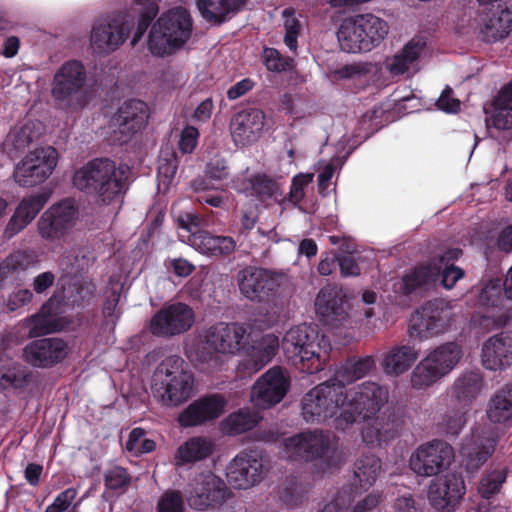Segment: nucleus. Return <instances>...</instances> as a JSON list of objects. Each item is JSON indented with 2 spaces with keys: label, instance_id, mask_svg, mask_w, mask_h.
I'll return each mask as SVG.
<instances>
[{
  "label": "nucleus",
  "instance_id": "1",
  "mask_svg": "<svg viewBox=\"0 0 512 512\" xmlns=\"http://www.w3.org/2000/svg\"><path fill=\"white\" fill-rule=\"evenodd\" d=\"M390 393L386 385L364 381L350 389L345 388L344 410L337 418V426L345 429L357 422H363L361 435L370 445H381L392 440L404 424L403 417L396 409L379 414L389 402Z\"/></svg>",
  "mask_w": 512,
  "mask_h": 512
},
{
  "label": "nucleus",
  "instance_id": "2",
  "mask_svg": "<svg viewBox=\"0 0 512 512\" xmlns=\"http://www.w3.org/2000/svg\"><path fill=\"white\" fill-rule=\"evenodd\" d=\"M130 170L116 166L109 159H94L76 170L73 184L76 188L97 196L104 204L119 200L126 192Z\"/></svg>",
  "mask_w": 512,
  "mask_h": 512
},
{
  "label": "nucleus",
  "instance_id": "3",
  "mask_svg": "<svg viewBox=\"0 0 512 512\" xmlns=\"http://www.w3.org/2000/svg\"><path fill=\"white\" fill-rule=\"evenodd\" d=\"M282 347L288 359L306 373L323 369L328 358L330 345L317 327L301 324L290 328L284 335Z\"/></svg>",
  "mask_w": 512,
  "mask_h": 512
},
{
  "label": "nucleus",
  "instance_id": "4",
  "mask_svg": "<svg viewBox=\"0 0 512 512\" xmlns=\"http://www.w3.org/2000/svg\"><path fill=\"white\" fill-rule=\"evenodd\" d=\"M193 386V374L180 356L165 358L152 375V394L164 406L175 407L186 402L192 396Z\"/></svg>",
  "mask_w": 512,
  "mask_h": 512
},
{
  "label": "nucleus",
  "instance_id": "5",
  "mask_svg": "<svg viewBox=\"0 0 512 512\" xmlns=\"http://www.w3.org/2000/svg\"><path fill=\"white\" fill-rule=\"evenodd\" d=\"M283 452L291 460L318 461L324 471L337 468L344 462L335 437L319 429L306 430L285 438Z\"/></svg>",
  "mask_w": 512,
  "mask_h": 512
},
{
  "label": "nucleus",
  "instance_id": "6",
  "mask_svg": "<svg viewBox=\"0 0 512 512\" xmlns=\"http://www.w3.org/2000/svg\"><path fill=\"white\" fill-rule=\"evenodd\" d=\"M463 357V349L457 342H446L427 354L416 364L410 374V385L417 391H425L448 376Z\"/></svg>",
  "mask_w": 512,
  "mask_h": 512
},
{
  "label": "nucleus",
  "instance_id": "7",
  "mask_svg": "<svg viewBox=\"0 0 512 512\" xmlns=\"http://www.w3.org/2000/svg\"><path fill=\"white\" fill-rule=\"evenodd\" d=\"M192 20L188 11L178 7L167 11L153 24L148 39L152 54L163 56L182 47L190 38Z\"/></svg>",
  "mask_w": 512,
  "mask_h": 512
},
{
  "label": "nucleus",
  "instance_id": "8",
  "mask_svg": "<svg viewBox=\"0 0 512 512\" xmlns=\"http://www.w3.org/2000/svg\"><path fill=\"white\" fill-rule=\"evenodd\" d=\"M180 229L179 237L199 253L210 257H228L236 250V240L231 236L213 235L203 228L206 219L192 212H183L175 218Z\"/></svg>",
  "mask_w": 512,
  "mask_h": 512
},
{
  "label": "nucleus",
  "instance_id": "9",
  "mask_svg": "<svg viewBox=\"0 0 512 512\" xmlns=\"http://www.w3.org/2000/svg\"><path fill=\"white\" fill-rule=\"evenodd\" d=\"M246 328L238 323H218L205 332V340L197 351L198 360L212 366L219 364V355H235L243 346Z\"/></svg>",
  "mask_w": 512,
  "mask_h": 512
},
{
  "label": "nucleus",
  "instance_id": "10",
  "mask_svg": "<svg viewBox=\"0 0 512 512\" xmlns=\"http://www.w3.org/2000/svg\"><path fill=\"white\" fill-rule=\"evenodd\" d=\"M133 23V17L122 12L97 18L90 30V49L98 55L116 51L128 38Z\"/></svg>",
  "mask_w": 512,
  "mask_h": 512
},
{
  "label": "nucleus",
  "instance_id": "11",
  "mask_svg": "<svg viewBox=\"0 0 512 512\" xmlns=\"http://www.w3.org/2000/svg\"><path fill=\"white\" fill-rule=\"evenodd\" d=\"M345 387L332 380L308 391L302 401V416L306 422L319 423L344 410Z\"/></svg>",
  "mask_w": 512,
  "mask_h": 512
},
{
  "label": "nucleus",
  "instance_id": "12",
  "mask_svg": "<svg viewBox=\"0 0 512 512\" xmlns=\"http://www.w3.org/2000/svg\"><path fill=\"white\" fill-rule=\"evenodd\" d=\"M87 72L84 65L77 60H70L60 66L54 74L51 93L61 106L78 109L84 106V87Z\"/></svg>",
  "mask_w": 512,
  "mask_h": 512
},
{
  "label": "nucleus",
  "instance_id": "13",
  "mask_svg": "<svg viewBox=\"0 0 512 512\" xmlns=\"http://www.w3.org/2000/svg\"><path fill=\"white\" fill-rule=\"evenodd\" d=\"M451 318V309L444 300L429 301L412 315L409 335L418 340L438 336L448 329Z\"/></svg>",
  "mask_w": 512,
  "mask_h": 512
},
{
  "label": "nucleus",
  "instance_id": "14",
  "mask_svg": "<svg viewBox=\"0 0 512 512\" xmlns=\"http://www.w3.org/2000/svg\"><path fill=\"white\" fill-rule=\"evenodd\" d=\"M194 323V310L185 303L175 302L159 309L151 317L147 329L153 336L169 339L186 333Z\"/></svg>",
  "mask_w": 512,
  "mask_h": 512
},
{
  "label": "nucleus",
  "instance_id": "15",
  "mask_svg": "<svg viewBox=\"0 0 512 512\" xmlns=\"http://www.w3.org/2000/svg\"><path fill=\"white\" fill-rule=\"evenodd\" d=\"M58 162V152L52 146L37 148L29 152L15 167V182L22 187H34L43 183L53 172Z\"/></svg>",
  "mask_w": 512,
  "mask_h": 512
},
{
  "label": "nucleus",
  "instance_id": "16",
  "mask_svg": "<svg viewBox=\"0 0 512 512\" xmlns=\"http://www.w3.org/2000/svg\"><path fill=\"white\" fill-rule=\"evenodd\" d=\"M229 497L225 482L211 471L197 474L191 481L187 501L197 510H205L223 504Z\"/></svg>",
  "mask_w": 512,
  "mask_h": 512
},
{
  "label": "nucleus",
  "instance_id": "17",
  "mask_svg": "<svg viewBox=\"0 0 512 512\" xmlns=\"http://www.w3.org/2000/svg\"><path fill=\"white\" fill-rule=\"evenodd\" d=\"M454 460V450L443 441L420 445L410 456L409 464L419 476H434L448 468Z\"/></svg>",
  "mask_w": 512,
  "mask_h": 512
},
{
  "label": "nucleus",
  "instance_id": "18",
  "mask_svg": "<svg viewBox=\"0 0 512 512\" xmlns=\"http://www.w3.org/2000/svg\"><path fill=\"white\" fill-rule=\"evenodd\" d=\"M290 377L286 370L274 366L254 383L250 399L254 406L267 409L278 404L286 395Z\"/></svg>",
  "mask_w": 512,
  "mask_h": 512
},
{
  "label": "nucleus",
  "instance_id": "19",
  "mask_svg": "<svg viewBox=\"0 0 512 512\" xmlns=\"http://www.w3.org/2000/svg\"><path fill=\"white\" fill-rule=\"evenodd\" d=\"M237 284L241 294L255 302H269L275 295L280 283L271 271L248 266L237 273Z\"/></svg>",
  "mask_w": 512,
  "mask_h": 512
},
{
  "label": "nucleus",
  "instance_id": "20",
  "mask_svg": "<svg viewBox=\"0 0 512 512\" xmlns=\"http://www.w3.org/2000/svg\"><path fill=\"white\" fill-rule=\"evenodd\" d=\"M78 212L74 202L65 199L49 207L38 219L37 230L39 235L48 241L62 238L73 227Z\"/></svg>",
  "mask_w": 512,
  "mask_h": 512
},
{
  "label": "nucleus",
  "instance_id": "21",
  "mask_svg": "<svg viewBox=\"0 0 512 512\" xmlns=\"http://www.w3.org/2000/svg\"><path fill=\"white\" fill-rule=\"evenodd\" d=\"M263 463V457L259 451L240 452L227 466L226 475L229 484L236 489H249L257 485L263 477Z\"/></svg>",
  "mask_w": 512,
  "mask_h": 512
},
{
  "label": "nucleus",
  "instance_id": "22",
  "mask_svg": "<svg viewBox=\"0 0 512 512\" xmlns=\"http://www.w3.org/2000/svg\"><path fill=\"white\" fill-rule=\"evenodd\" d=\"M465 494L461 475L450 472L435 478L429 485L427 497L432 507L440 512H452Z\"/></svg>",
  "mask_w": 512,
  "mask_h": 512
},
{
  "label": "nucleus",
  "instance_id": "23",
  "mask_svg": "<svg viewBox=\"0 0 512 512\" xmlns=\"http://www.w3.org/2000/svg\"><path fill=\"white\" fill-rule=\"evenodd\" d=\"M68 345L60 338L33 340L23 348V359L33 367L50 368L68 355Z\"/></svg>",
  "mask_w": 512,
  "mask_h": 512
},
{
  "label": "nucleus",
  "instance_id": "24",
  "mask_svg": "<svg viewBox=\"0 0 512 512\" xmlns=\"http://www.w3.org/2000/svg\"><path fill=\"white\" fill-rule=\"evenodd\" d=\"M479 2L491 5L480 28L482 40L496 42L506 37L512 30V0Z\"/></svg>",
  "mask_w": 512,
  "mask_h": 512
},
{
  "label": "nucleus",
  "instance_id": "25",
  "mask_svg": "<svg viewBox=\"0 0 512 512\" xmlns=\"http://www.w3.org/2000/svg\"><path fill=\"white\" fill-rule=\"evenodd\" d=\"M315 309L325 323L334 326L342 323L349 310L346 291L335 284L322 287L315 299Z\"/></svg>",
  "mask_w": 512,
  "mask_h": 512
},
{
  "label": "nucleus",
  "instance_id": "26",
  "mask_svg": "<svg viewBox=\"0 0 512 512\" xmlns=\"http://www.w3.org/2000/svg\"><path fill=\"white\" fill-rule=\"evenodd\" d=\"M226 399L219 394L201 397L189 404L178 416L182 427H195L219 418L225 411Z\"/></svg>",
  "mask_w": 512,
  "mask_h": 512
},
{
  "label": "nucleus",
  "instance_id": "27",
  "mask_svg": "<svg viewBox=\"0 0 512 512\" xmlns=\"http://www.w3.org/2000/svg\"><path fill=\"white\" fill-rule=\"evenodd\" d=\"M149 118V108L141 100L124 102L113 117V123L122 135L118 140L127 142L130 137L142 130Z\"/></svg>",
  "mask_w": 512,
  "mask_h": 512
},
{
  "label": "nucleus",
  "instance_id": "28",
  "mask_svg": "<svg viewBox=\"0 0 512 512\" xmlns=\"http://www.w3.org/2000/svg\"><path fill=\"white\" fill-rule=\"evenodd\" d=\"M264 127V113L256 108L243 109L236 113L230 124L231 135L236 145L246 146L258 140Z\"/></svg>",
  "mask_w": 512,
  "mask_h": 512
},
{
  "label": "nucleus",
  "instance_id": "29",
  "mask_svg": "<svg viewBox=\"0 0 512 512\" xmlns=\"http://www.w3.org/2000/svg\"><path fill=\"white\" fill-rule=\"evenodd\" d=\"M496 439L485 432H474L469 439H465L461 446L462 464L469 473H474L493 454Z\"/></svg>",
  "mask_w": 512,
  "mask_h": 512
},
{
  "label": "nucleus",
  "instance_id": "30",
  "mask_svg": "<svg viewBox=\"0 0 512 512\" xmlns=\"http://www.w3.org/2000/svg\"><path fill=\"white\" fill-rule=\"evenodd\" d=\"M483 366L492 371L505 370L512 365V334L503 332L488 338L482 346Z\"/></svg>",
  "mask_w": 512,
  "mask_h": 512
},
{
  "label": "nucleus",
  "instance_id": "31",
  "mask_svg": "<svg viewBox=\"0 0 512 512\" xmlns=\"http://www.w3.org/2000/svg\"><path fill=\"white\" fill-rule=\"evenodd\" d=\"M426 43L423 39L410 40L400 51L385 62L386 70L392 76L412 75L419 71V59Z\"/></svg>",
  "mask_w": 512,
  "mask_h": 512
},
{
  "label": "nucleus",
  "instance_id": "32",
  "mask_svg": "<svg viewBox=\"0 0 512 512\" xmlns=\"http://www.w3.org/2000/svg\"><path fill=\"white\" fill-rule=\"evenodd\" d=\"M45 203L46 198L40 194L24 197L8 220L4 229V236L12 238L23 231L35 219Z\"/></svg>",
  "mask_w": 512,
  "mask_h": 512
},
{
  "label": "nucleus",
  "instance_id": "33",
  "mask_svg": "<svg viewBox=\"0 0 512 512\" xmlns=\"http://www.w3.org/2000/svg\"><path fill=\"white\" fill-rule=\"evenodd\" d=\"M215 449L214 441L209 437L194 436L182 443L174 454L177 467L194 464L209 458Z\"/></svg>",
  "mask_w": 512,
  "mask_h": 512
},
{
  "label": "nucleus",
  "instance_id": "34",
  "mask_svg": "<svg viewBox=\"0 0 512 512\" xmlns=\"http://www.w3.org/2000/svg\"><path fill=\"white\" fill-rule=\"evenodd\" d=\"M279 349L278 337L272 333L263 335L249 350L243 362L249 373H256L267 365Z\"/></svg>",
  "mask_w": 512,
  "mask_h": 512
},
{
  "label": "nucleus",
  "instance_id": "35",
  "mask_svg": "<svg viewBox=\"0 0 512 512\" xmlns=\"http://www.w3.org/2000/svg\"><path fill=\"white\" fill-rule=\"evenodd\" d=\"M419 358V351L410 345L393 346L383 357L382 368L386 375L405 374Z\"/></svg>",
  "mask_w": 512,
  "mask_h": 512
},
{
  "label": "nucleus",
  "instance_id": "36",
  "mask_svg": "<svg viewBox=\"0 0 512 512\" xmlns=\"http://www.w3.org/2000/svg\"><path fill=\"white\" fill-rule=\"evenodd\" d=\"M44 127L41 122L29 121L22 126L12 129L4 143L3 148L10 157L25 150L31 143L39 140Z\"/></svg>",
  "mask_w": 512,
  "mask_h": 512
},
{
  "label": "nucleus",
  "instance_id": "37",
  "mask_svg": "<svg viewBox=\"0 0 512 512\" xmlns=\"http://www.w3.org/2000/svg\"><path fill=\"white\" fill-rule=\"evenodd\" d=\"M461 255L460 249H449L439 255L431 264L432 270L435 271V279L440 278L442 286L446 289L453 288L456 282L464 276V271L452 263Z\"/></svg>",
  "mask_w": 512,
  "mask_h": 512
},
{
  "label": "nucleus",
  "instance_id": "38",
  "mask_svg": "<svg viewBox=\"0 0 512 512\" xmlns=\"http://www.w3.org/2000/svg\"><path fill=\"white\" fill-rule=\"evenodd\" d=\"M483 388V378L479 372L469 371L457 377L452 385L451 393L459 405L469 407L478 397Z\"/></svg>",
  "mask_w": 512,
  "mask_h": 512
},
{
  "label": "nucleus",
  "instance_id": "39",
  "mask_svg": "<svg viewBox=\"0 0 512 512\" xmlns=\"http://www.w3.org/2000/svg\"><path fill=\"white\" fill-rule=\"evenodd\" d=\"M359 30L363 35L367 51L377 47L388 35L389 26L382 18L371 14L355 15Z\"/></svg>",
  "mask_w": 512,
  "mask_h": 512
},
{
  "label": "nucleus",
  "instance_id": "40",
  "mask_svg": "<svg viewBox=\"0 0 512 512\" xmlns=\"http://www.w3.org/2000/svg\"><path fill=\"white\" fill-rule=\"evenodd\" d=\"M337 38L340 47L348 53L368 52L363 35L354 16L345 18L337 31Z\"/></svg>",
  "mask_w": 512,
  "mask_h": 512
},
{
  "label": "nucleus",
  "instance_id": "41",
  "mask_svg": "<svg viewBox=\"0 0 512 512\" xmlns=\"http://www.w3.org/2000/svg\"><path fill=\"white\" fill-rule=\"evenodd\" d=\"M245 0H197L201 16L210 22L222 23L230 13L240 9Z\"/></svg>",
  "mask_w": 512,
  "mask_h": 512
},
{
  "label": "nucleus",
  "instance_id": "42",
  "mask_svg": "<svg viewBox=\"0 0 512 512\" xmlns=\"http://www.w3.org/2000/svg\"><path fill=\"white\" fill-rule=\"evenodd\" d=\"M374 368L375 361L372 356H366L358 360H350L336 370L333 381L345 387V384L365 377Z\"/></svg>",
  "mask_w": 512,
  "mask_h": 512
},
{
  "label": "nucleus",
  "instance_id": "43",
  "mask_svg": "<svg viewBox=\"0 0 512 512\" xmlns=\"http://www.w3.org/2000/svg\"><path fill=\"white\" fill-rule=\"evenodd\" d=\"M490 125L499 130L512 128V82L496 97Z\"/></svg>",
  "mask_w": 512,
  "mask_h": 512
},
{
  "label": "nucleus",
  "instance_id": "44",
  "mask_svg": "<svg viewBox=\"0 0 512 512\" xmlns=\"http://www.w3.org/2000/svg\"><path fill=\"white\" fill-rule=\"evenodd\" d=\"M510 301L505 294L504 287L499 280H490L480 290L478 296L479 305L487 309H496L497 311H510Z\"/></svg>",
  "mask_w": 512,
  "mask_h": 512
},
{
  "label": "nucleus",
  "instance_id": "45",
  "mask_svg": "<svg viewBox=\"0 0 512 512\" xmlns=\"http://www.w3.org/2000/svg\"><path fill=\"white\" fill-rule=\"evenodd\" d=\"M261 417L250 409H240L228 415L222 422L223 432L229 435H239L253 429Z\"/></svg>",
  "mask_w": 512,
  "mask_h": 512
},
{
  "label": "nucleus",
  "instance_id": "46",
  "mask_svg": "<svg viewBox=\"0 0 512 512\" xmlns=\"http://www.w3.org/2000/svg\"><path fill=\"white\" fill-rule=\"evenodd\" d=\"M487 416L494 423L503 422L512 416V384L504 386L490 399Z\"/></svg>",
  "mask_w": 512,
  "mask_h": 512
},
{
  "label": "nucleus",
  "instance_id": "47",
  "mask_svg": "<svg viewBox=\"0 0 512 512\" xmlns=\"http://www.w3.org/2000/svg\"><path fill=\"white\" fill-rule=\"evenodd\" d=\"M380 472L381 460L375 455H364L355 462L354 475L363 488L372 486Z\"/></svg>",
  "mask_w": 512,
  "mask_h": 512
},
{
  "label": "nucleus",
  "instance_id": "48",
  "mask_svg": "<svg viewBox=\"0 0 512 512\" xmlns=\"http://www.w3.org/2000/svg\"><path fill=\"white\" fill-rule=\"evenodd\" d=\"M230 177V169L227 165L226 160L223 157L216 156L207 163L205 169V180L201 181L196 190H206L209 185L207 181L212 182V186L215 188H222L225 180Z\"/></svg>",
  "mask_w": 512,
  "mask_h": 512
},
{
  "label": "nucleus",
  "instance_id": "49",
  "mask_svg": "<svg viewBox=\"0 0 512 512\" xmlns=\"http://www.w3.org/2000/svg\"><path fill=\"white\" fill-rule=\"evenodd\" d=\"M432 281H435V271L432 270L431 265H421L402 278L398 290L404 294H410Z\"/></svg>",
  "mask_w": 512,
  "mask_h": 512
},
{
  "label": "nucleus",
  "instance_id": "50",
  "mask_svg": "<svg viewBox=\"0 0 512 512\" xmlns=\"http://www.w3.org/2000/svg\"><path fill=\"white\" fill-rule=\"evenodd\" d=\"M29 257L27 252H17L7 257L0 264V283L17 280L20 272L28 267Z\"/></svg>",
  "mask_w": 512,
  "mask_h": 512
},
{
  "label": "nucleus",
  "instance_id": "51",
  "mask_svg": "<svg viewBox=\"0 0 512 512\" xmlns=\"http://www.w3.org/2000/svg\"><path fill=\"white\" fill-rule=\"evenodd\" d=\"M89 265V259L80 249H72L63 254L59 268L65 277H74L84 271Z\"/></svg>",
  "mask_w": 512,
  "mask_h": 512
},
{
  "label": "nucleus",
  "instance_id": "52",
  "mask_svg": "<svg viewBox=\"0 0 512 512\" xmlns=\"http://www.w3.org/2000/svg\"><path fill=\"white\" fill-rule=\"evenodd\" d=\"M506 477L507 471L505 468L494 469L485 473L479 481L478 493L485 499L491 498L500 492Z\"/></svg>",
  "mask_w": 512,
  "mask_h": 512
},
{
  "label": "nucleus",
  "instance_id": "53",
  "mask_svg": "<svg viewBox=\"0 0 512 512\" xmlns=\"http://www.w3.org/2000/svg\"><path fill=\"white\" fill-rule=\"evenodd\" d=\"M468 407L460 405L459 408L448 409L442 416L440 425L443 430L452 435H457L467 422Z\"/></svg>",
  "mask_w": 512,
  "mask_h": 512
},
{
  "label": "nucleus",
  "instance_id": "54",
  "mask_svg": "<svg viewBox=\"0 0 512 512\" xmlns=\"http://www.w3.org/2000/svg\"><path fill=\"white\" fill-rule=\"evenodd\" d=\"M134 2L143 8L140 13L137 31L135 32V35L131 41L132 45H135L141 39L151 20L157 15L159 11L157 0H134Z\"/></svg>",
  "mask_w": 512,
  "mask_h": 512
},
{
  "label": "nucleus",
  "instance_id": "55",
  "mask_svg": "<svg viewBox=\"0 0 512 512\" xmlns=\"http://www.w3.org/2000/svg\"><path fill=\"white\" fill-rule=\"evenodd\" d=\"M131 481V477L126 469L120 466H114L108 469L104 474V483L107 489L119 491L123 493L126 491Z\"/></svg>",
  "mask_w": 512,
  "mask_h": 512
},
{
  "label": "nucleus",
  "instance_id": "56",
  "mask_svg": "<svg viewBox=\"0 0 512 512\" xmlns=\"http://www.w3.org/2000/svg\"><path fill=\"white\" fill-rule=\"evenodd\" d=\"M373 65L369 62H353L334 69L331 74L335 79H357L372 71Z\"/></svg>",
  "mask_w": 512,
  "mask_h": 512
},
{
  "label": "nucleus",
  "instance_id": "57",
  "mask_svg": "<svg viewBox=\"0 0 512 512\" xmlns=\"http://www.w3.org/2000/svg\"><path fill=\"white\" fill-rule=\"evenodd\" d=\"M54 305V301L50 299L46 304H44L41 308V311L39 314L33 315L30 318L25 320V323L30 326L34 325L33 329L35 330L34 333L30 331V334L38 335L40 333H45L50 331L49 325L53 321V315H52V307Z\"/></svg>",
  "mask_w": 512,
  "mask_h": 512
},
{
  "label": "nucleus",
  "instance_id": "58",
  "mask_svg": "<svg viewBox=\"0 0 512 512\" xmlns=\"http://www.w3.org/2000/svg\"><path fill=\"white\" fill-rule=\"evenodd\" d=\"M126 448L135 455L150 453L155 449V442L145 437L143 429L135 428L130 432Z\"/></svg>",
  "mask_w": 512,
  "mask_h": 512
},
{
  "label": "nucleus",
  "instance_id": "59",
  "mask_svg": "<svg viewBox=\"0 0 512 512\" xmlns=\"http://www.w3.org/2000/svg\"><path fill=\"white\" fill-rule=\"evenodd\" d=\"M178 161L175 152L171 149H163L159 157L158 175L164 184H169L176 174Z\"/></svg>",
  "mask_w": 512,
  "mask_h": 512
},
{
  "label": "nucleus",
  "instance_id": "60",
  "mask_svg": "<svg viewBox=\"0 0 512 512\" xmlns=\"http://www.w3.org/2000/svg\"><path fill=\"white\" fill-rule=\"evenodd\" d=\"M295 12L292 9H285L283 11L285 37L284 42L291 51L297 49V38L301 30V24L294 16Z\"/></svg>",
  "mask_w": 512,
  "mask_h": 512
},
{
  "label": "nucleus",
  "instance_id": "61",
  "mask_svg": "<svg viewBox=\"0 0 512 512\" xmlns=\"http://www.w3.org/2000/svg\"><path fill=\"white\" fill-rule=\"evenodd\" d=\"M27 376L23 369L18 366L4 368L0 371V388H22L26 385Z\"/></svg>",
  "mask_w": 512,
  "mask_h": 512
},
{
  "label": "nucleus",
  "instance_id": "62",
  "mask_svg": "<svg viewBox=\"0 0 512 512\" xmlns=\"http://www.w3.org/2000/svg\"><path fill=\"white\" fill-rule=\"evenodd\" d=\"M263 59L267 69L270 71L282 72L293 68V60L288 57H283L274 48H265L263 51Z\"/></svg>",
  "mask_w": 512,
  "mask_h": 512
},
{
  "label": "nucleus",
  "instance_id": "63",
  "mask_svg": "<svg viewBox=\"0 0 512 512\" xmlns=\"http://www.w3.org/2000/svg\"><path fill=\"white\" fill-rule=\"evenodd\" d=\"M510 317L509 312L497 311L496 313L487 312L483 315H476L473 317L475 325L489 331L496 328L504 327Z\"/></svg>",
  "mask_w": 512,
  "mask_h": 512
},
{
  "label": "nucleus",
  "instance_id": "64",
  "mask_svg": "<svg viewBox=\"0 0 512 512\" xmlns=\"http://www.w3.org/2000/svg\"><path fill=\"white\" fill-rule=\"evenodd\" d=\"M199 131L192 125H186L179 134L178 148L183 154H191L199 140Z\"/></svg>",
  "mask_w": 512,
  "mask_h": 512
}]
</instances>
